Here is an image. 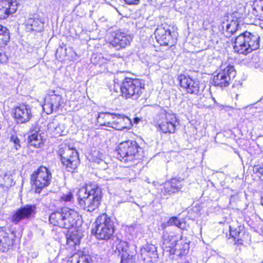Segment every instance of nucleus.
Masks as SVG:
<instances>
[{"label":"nucleus","mask_w":263,"mask_h":263,"mask_svg":"<svg viewBox=\"0 0 263 263\" xmlns=\"http://www.w3.org/2000/svg\"><path fill=\"white\" fill-rule=\"evenodd\" d=\"M241 236H242V234L241 233L240 234V237H241Z\"/></svg>","instance_id":"nucleus-46"},{"label":"nucleus","mask_w":263,"mask_h":263,"mask_svg":"<svg viewBox=\"0 0 263 263\" xmlns=\"http://www.w3.org/2000/svg\"><path fill=\"white\" fill-rule=\"evenodd\" d=\"M259 13H254V15L258 17L259 20H263V7L258 8Z\"/></svg>","instance_id":"nucleus-39"},{"label":"nucleus","mask_w":263,"mask_h":263,"mask_svg":"<svg viewBox=\"0 0 263 263\" xmlns=\"http://www.w3.org/2000/svg\"><path fill=\"white\" fill-rule=\"evenodd\" d=\"M170 226H171V225H170V223H169V220H168L167 221V222L162 223L161 224V227L163 230L165 229L167 227H170Z\"/></svg>","instance_id":"nucleus-41"},{"label":"nucleus","mask_w":263,"mask_h":263,"mask_svg":"<svg viewBox=\"0 0 263 263\" xmlns=\"http://www.w3.org/2000/svg\"><path fill=\"white\" fill-rule=\"evenodd\" d=\"M65 233L66 245L67 248L70 250H76L81 243L82 236L79 228L67 229Z\"/></svg>","instance_id":"nucleus-19"},{"label":"nucleus","mask_w":263,"mask_h":263,"mask_svg":"<svg viewBox=\"0 0 263 263\" xmlns=\"http://www.w3.org/2000/svg\"><path fill=\"white\" fill-rule=\"evenodd\" d=\"M132 126V121L128 117L114 114L112 129L122 130L129 128Z\"/></svg>","instance_id":"nucleus-25"},{"label":"nucleus","mask_w":263,"mask_h":263,"mask_svg":"<svg viewBox=\"0 0 263 263\" xmlns=\"http://www.w3.org/2000/svg\"><path fill=\"white\" fill-rule=\"evenodd\" d=\"M140 121V119L138 117H135L134 118V122L136 124H138Z\"/></svg>","instance_id":"nucleus-42"},{"label":"nucleus","mask_w":263,"mask_h":263,"mask_svg":"<svg viewBox=\"0 0 263 263\" xmlns=\"http://www.w3.org/2000/svg\"><path fill=\"white\" fill-rule=\"evenodd\" d=\"M181 179L174 177L165 181L161 189V193L164 195H171L180 192L182 187Z\"/></svg>","instance_id":"nucleus-22"},{"label":"nucleus","mask_w":263,"mask_h":263,"mask_svg":"<svg viewBox=\"0 0 263 263\" xmlns=\"http://www.w3.org/2000/svg\"><path fill=\"white\" fill-rule=\"evenodd\" d=\"M117 158L124 162L140 161L144 156L142 143L136 140L127 139L120 142L115 148Z\"/></svg>","instance_id":"nucleus-3"},{"label":"nucleus","mask_w":263,"mask_h":263,"mask_svg":"<svg viewBox=\"0 0 263 263\" xmlns=\"http://www.w3.org/2000/svg\"><path fill=\"white\" fill-rule=\"evenodd\" d=\"M240 18L236 16L231 15L222 25V33L226 37L233 35L239 28Z\"/></svg>","instance_id":"nucleus-21"},{"label":"nucleus","mask_w":263,"mask_h":263,"mask_svg":"<svg viewBox=\"0 0 263 263\" xmlns=\"http://www.w3.org/2000/svg\"><path fill=\"white\" fill-rule=\"evenodd\" d=\"M178 27L174 23L163 22L157 26L154 34L156 41L160 46L173 49L178 42Z\"/></svg>","instance_id":"nucleus-5"},{"label":"nucleus","mask_w":263,"mask_h":263,"mask_svg":"<svg viewBox=\"0 0 263 263\" xmlns=\"http://www.w3.org/2000/svg\"><path fill=\"white\" fill-rule=\"evenodd\" d=\"M26 28L31 32H40L44 29V22L41 18H29L26 23Z\"/></svg>","instance_id":"nucleus-27"},{"label":"nucleus","mask_w":263,"mask_h":263,"mask_svg":"<svg viewBox=\"0 0 263 263\" xmlns=\"http://www.w3.org/2000/svg\"><path fill=\"white\" fill-rule=\"evenodd\" d=\"M171 226H175L180 229L185 230L187 227V223L185 219H180L177 216H172L169 219Z\"/></svg>","instance_id":"nucleus-32"},{"label":"nucleus","mask_w":263,"mask_h":263,"mask_svg":"<svg viewBox=\"0 0 263 263\" xmlns=\"http://www.w3.org/2000/svg\"><path fill=\"white\" fill-rule=\"evenodd\" d=\"M260 204L262 206H263V196L261 197Z\"/></svg>","instance_id":"nucleus-43"},{"label":"nucleus","mask_w":263,"mask_h":263,"mask_svg":"<svg viewBox=\"0 0 263 263\" xmlns=\"http://www.w3.org/2000/svg\"><path fill=\"white\" fill-rule=\"evenodd\" d=\"M128 5H137L139 3L140 0H124Z\"/></svg>","instance_id":"nucleus-40"},{"label":"nucleus","mask_w":263,"mask_h":263,"mask_svg":"<svg viewBox=\"0 0 263 263\" xmlns=\"http://www.w3.org/2000/svg\"><path fill=\"white\" fill-rule=\"evenodd\" d=\"M16 232L6 226H0V251L6 253L16 246Z\"/></svg>","instance_id":"nucleus-14"},{"label":"nucleus","mask_w":263,"mask_h":263,"mask_svg":"<svg viewBox=\"0 0 263 263\" xmlns=\"http://www.w3.org/2000/svg\"><path fill=\"white\" fill-rule=\"evenodd\" d=\"M11 116L17 124L29 122L33 117L31 107L27 103H20L12 109Z\"/></svg>","instance_id":"nucleus-16"},{"label":"nucleus","mask_w":263,"mask_h":263,"mask_svg":"<svg viewBox=\"0 0 263 263\" xmlns=\"http://www.w3.org/2000/svg\"><path fill=\"white\" fill-rule=\"evenodd\" d=\"M132 40V37L129 34L119 29L109 33L107 42L109 45L119 50L130 46Z\"/></svg>","instance_id":"nucleus-13"},{"label":"nucleus","mask_w":263,"mask_h":263,"mask_svg":"<svg viewBox=\"0 0 263 263\" xmlns=\"http://www.w3.org/2000/svg\"><path fill=\"white\" fill-rule=\"evenodd\" d=\"M115 254L121 258L120 263H135L136 253L129 248V244L124 240H119L112 247Z\"/></svg>","instance_id":"nucleus-15"},{"label":"nucleus","mask_w":263,"mask_h":263,"mask_svg":"<svg viewBox=\"0 0 263 263\" xmlns=\"http://www.w3.org/2000/svg\"><path fill=\"white\" fill-rule=\"evenodd\" d=\"M253 172L263 180V164L255 165L253 168Z\"/></svg>","instance_id":"nucleus-35"},{"label":"nucleus","mask_w":263,"mask_h":263,"mask_svg":"<svg viewBox=\"0 0 263 263\" xmlns=\"http://www.w3.org/2000/svg\"><path fill=\"white\" fill-rule=\"evenodd\" d=\"M120 96L125 100H137L145 90V80L138 78L125 77L120 84Z\"/></svg>","instance_id":"nucleus-4"},{"label":"nucleus","mask_w":263,"mask_h":263,"mask_svg":"<svg viewBox=\"0 0 263 263\" xmlns=\"http://www.w3.org/2000/svg\"><path fill=\"white\" fill-rule=\"evenodd\" d=\"M253 11H256V12H257V10H256V8H254V9H253Z\"/></svg>","instance_id":"nucleus-45"},{"label":"nucleus","mask_w":263,"mask_h":263,"mask_svg":"<svg viewBox=\"0 0 263 263\" xmlns=\"http://www.w3.org/2000/svg\"><path fill=\"white\" fill-rule=\"evenodd\" d=\"M246 31L239 34L235 39L234 52L238 54H247Z\"/></svg>","instance_id":"nucleus-26"},{"label":"nucleus","mask_w":263,"mask_h":263,"mask_svg":"<svg viewBox=\"0 0 263 263\" xmlns=\"http://www.w3.org/2000/svg\"><path fill=\"white\" fill-rule=\"evenodd\" d=\"M81 251L79 250L68 258L67 263H79Z\"/></svg>","instance_id":"nucleus-34"},{"label":"nucleus","mask_w":263,"mask_h":263,"mask_svg":"<svg viewBox=\"0 0 263 263\" xmlns=\"http://www.w3.org/2000/svg\"><path fill=\"white\" fill-rule=\"evenodd\" d=\"M10 141L14 144L16 149L21 147L20 140L16 135H12L10 137Z\"/></svg>","instance_id":"nucleus-37"},{"label":"nucleus","mask_w":263,"mask_h":263,"mask_svg":"<svg viewBox=\"0 0 263 263\" xmlns=\"http://www.w3.org/2000/svg\"><path fill=\"white\" fill-rule=\"evenodd\" d=\"M157 254V247L152 243H146L140 249V258L145 262H152Z\"/></svg>","instance_id":"nucleus-24"},{"label":"nucleus","mask_w":263,"mask_h":263,"mask_svg":"<svg viewBox=\"0 0 263 263\" xmlns=\"http://www.w3.org/2000/svg\"><path fill=\"white\" fill-rule=\"evenodd\" d=\"M248 52L257 50L259 47V36L258 34H252L249 33L248 36Z\"/></svg>","instance_id":"nucleus-31"},{"label":"nucleus","mask_w":263,"mask_h":263,"mask_svg":"<svg viewBox=\"0 0 263 263\" xmlns=\"http://www.w3.org/2000/svg\"><path fill=\"white\" fill-rule=\"evenodd\" d=\"M114 114L108 112H99L96 120V125L98 129H107L112 128Z\"/></svg>","instance_id":"nucleus-23"},{"label":"nucleus","mask_w":263,"mask_h":263,"mask_svg":"<svg viewBox=\"0 0 263 263\" xmlns=\"http://www.w3.org/2000/svg\"><path fill=\"white\" fill-rule=\"evenodd\" d=\"M36 207L34 204H27L16 209L11 216V221L17 224L24 219H30L36 213Z\"/></svg>","instance_id":"nucleus-17"},{"label":"nucleus","mask_w":263,"mask_h":263,"mask_svg":"<svg viewBox=\"0 0 263 263\" xmlns=\"http://www.w3.org/2000/svg\"><path fill=\"white\" fill-rule=\"evenodd\" d=\"M59 157L62 167L71 173L78 172L80 164V159L78 151L74 148L65 146L60 147L57 152Z\"/></svg>","instance_id":"nucleus-8"},{"label":"nucleus","mask_w":263,"mask_h":263,"mask_svg":"<svg viewBox=\"0 0 263 263\" xmlns=\"http://www.w3.org/2000/svg\"><path fill=\"white\" fill-rule=\"evenodd\" d=\"M79 254L80 255L79 263H91V257L89 255L84 253L82 251Z\"/></svg>","instance_id":"nucleus-36"},{"label":"nucleus","mask_w":263,"mask_h":263,"mask_svg":"<svg viewBox=\"0 0 263 263\" xmlns=\"http://www.w3.org/2000/svg\"><path fill=\"white\" fill-rule=\"evenodd\" d=\"M8 60V58L6 53L0 52V64L6 63Z\"/></svg>","instance_id":"nucleus-38"},{"label":"nucleus","mask_w":263,"mask_h":263,"mask_svg":"<svg viewBox=\"0 0 263 263\" xmlns=\"http://www.w3.org/2000/svg\"><path fill=\"white\" fill-rule=\"evenodd\" d=\"M230 235L227 236L228 239L232 240L234 245L236 246L242 245L243 240L240 237V234L242 232L240 231L239 227L233 229L231 226L229 227Z\"/></svg>","instance_id":"nucleus-29"},{"label":"nucleus","mask_w":263,"mask_h":263,"mask_svg":"<svg viewBox=\"0 0 263 263\" xmlns=\"http://www.w3.org/2000/svg\"><path fill=\"white\" fill-rule=\"evenodd\" d=\"M182 263H190V262L188 260H186V261H185L184 262H182Z\"/></svg>","instance_id":"nucleus-44"},{"label":"nucleus","mask_w":263,"mask_h":263,"mask_svg":"<svg viewBox=\"0 0 263 263\" xmlns=\"http://www.w3.org/2000/svg\"><path fill=\"white\" fill-rule=\"evenodd\" d=\"M52 174L49 169L40 165L30 175V180L32 189L35 194H40L51 182Z\"/></svg>","instance_id":"nucleus-10"},{"label":"nucleus","mask_w":263,"mask_h":263,"mask_svg":"<svg viewBox=\"0 0 263 263\" xmlns=\"http://www.w3.org/2000/svg\"><path fill=\"white\" fill-rule=\"evenodd\" d=\"M73 200V194L71 191H68L66 194H63L59 199L60 202L64 203L72 202Z\"/></svg>","instance_id":"nucleus-33"},{"label":"nucleus","mask_w":263,"mask_h":263,"mask_svg":"<svg viewBox=\"0 0 263 263\" xmlns=\"http://www.w3.org/2000/svg\"><path fill=\"white\" fill-rule=\"evenodd\" d=\"M18 6L17 0H1L0 1V20L7 18L16 12Z\"/></svg>","instance_id":"nucleus-20"},{"label":"nucleus","mask_w":263,"mask_h":263,"mask_svg":"<svg viewBox=\"0 0 263 263\" xmlns=\"http://www.w3.org/2000/svg\"><path fill=\"white\" fill-rule=\"evenodd\" d=\"M28 143L30 146L40 148L44 144V141L39 131L31 129L29 132Z\"/></svg>","instance_id":"nucleus-28"},{"label":"nucleus","mask_w":263,"mask_h":263,"mask_svg":"<svg viewBox=\"0 0 263 263\" xmlns=\"http://www.w3.org/2000/svg\"><path fill=\"white\" fill-rule=\"evenodd\" d=\"M64 103V99L60 95L55 93V90H51L46 95L43 105V109H46L48 114L57 110Z\"/></svg>","instance_id":"nucleus-18"},{"label":"nucleus","mask_w":263,"mask_h":263,"mask_svg":"<svg viewBox=\"0 0 263 263\" xmlns=\"http://www.w3.org/2000/svg\"><path fill=\"white\" fill-rule=\"evenodd\" d=\"M82 221V216L78 211L67 206L53 211L49 216L50 225L65 229L79 228Z\"/></svg>","instance_id":"nucleus-2"},{"label":"nucleus","mask_w":263,"mask_h":263,"mask_svg":"<svg viewBox=\"0 0 263 263\" xmlns=\"http://www.w3.org/2000/svg\"><path fill=\"white\" fill-rule=\"evenodd\" d=\"M103 197L102 190L94 182L85 183L77 193V204L80 209L87 212L98 210Z\"/></svg>","instance_id":"nucleus-1"},{"label":"nucleus","mask_w":263,"mask_h":263,"mask_svg":"<svg viewBox=\"0 0 263 263\" xmlns=\"http://www.w3.org/2000/svg\"><path fill=\"white\" fill-rule=\"evenodd\" d=\"M177 80L180 90L186 94L198 95L203 90L200 82L188 74L181 73L178 76Z\"/></svg>","instance_id":"nucleus-11"},{"label":"nucleus","mask_w":263,"mask_h":263,"mask_svg":"<svg viewBox=\"0 0 263 263\" xmlns=\"http://www.w3.org/2000/svg\"><path fill=\"white\" fill-rule=\"evenodd\" d=\"M11 36L9 30L0 24V48L6 47L10 42Z\"/></svg>","instance_id":"nucleus-30"},{"label":"nucleus","mask_w":263,"mask_h":263,"mask_svg":"<svg viewBox=\"0 0 263 263\" xmlns=\"http://www.w3.org/2000/svg\"><path fill=\"white\" fill-rule=\"evenodd\" d=\"M236 71L234 67L228 64L223 69H220L212 78V84L216 87L225 88L229 86L236 77Z\"/></svg>","instance_id":"nucleus-12"},{"label":"nucleus","mask_w":263,"mask_h":263,"mask_svg":"<svg viewBox=\"0 0 263 263\" xmlns=\"http://www.w3.org/2000/svg\"><path fill=\"white\" fill-rule=\"evenodd\" d=\"M161 247L163 252L169 255L181 256L188 253L190 244L183 239L182 235L174 234L163 237Z\"/></svg>","instance_id":"nucleus-7"},{"label":"nucleus","mask_w":263,"mask_h":263,"mask_svg":"<svg viewBox=\"0 0 263 263\" xmlns=\"http://www.w3.org/2000/svg\"><path fill=\"white\" fill-rule=\"evenodd\" d=\"M91 234L99 240L108 241L111 239L115 233L114 222L106 213L100 214L96 219Z\"/></svg>","instance_id":"nucleus-6"},{"label":"nucleus","mask_w":263,"mask_h":263,"mask_svg":"<svg viewBox=\"0 0 263 263\" xmlns=\"http://www.w3.org/2000/svg\"><path fill=\"white\" fill-rule=\"evenodd\" d=\"M155 123V126L160 133L173 134L177 132L179 120L175 114L164 110L157 115Z\"/></svg>","instance_id":"nucleus-9"}]
</instances>
